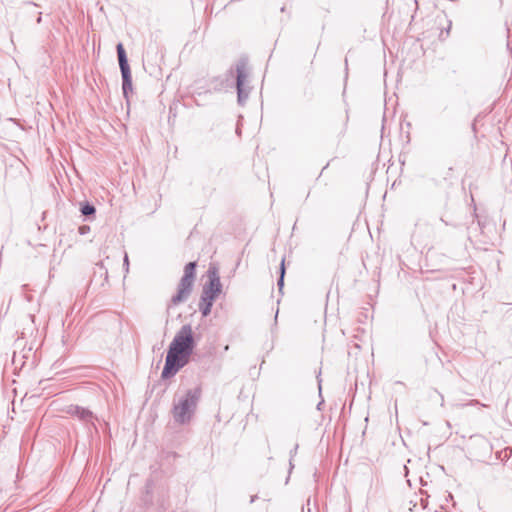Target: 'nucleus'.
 <instances>
[{
  "label": "nucleus",
  "instance_id": "obj_2",
  "mask_svg": "<svg viewBox=\"0 0 512 512\" xmlns=\"http://www.w3.org/2000/svg\"><path fill=\"white\" fill-rule=\"evenodd\" d=\"M199 396L200 393L198 390L189 391L182 399L179 400L173 410V416L176 422L183 424L190 421L195 411Z\"/></svg>",
  "mask_w": 512,
  "mask_h": 512
},
{
  "label": "nucleus",
  "instance_id": "obj_7",
  "mask_svg": "<svg viewBox=\"0 0 512 512\" xmlns=\"http://www.w3.org/2000/svg\"><path fill=\"white\" fill-rule=\"evenodd\" d=\"M213 302L214 301L201 299L200 309L202 311L203 316H207L210 313Z\"/></svg>",
  "mask_w": 512,
  "mask_h": 512
},
{
  "label": "nucleus",
  "instance_id": "obj_6",
  "mask_svg": "<svg viewBox=\"0 0 512 512\" xmlns=\"http://www.w3.org/2000/svg\"><path fill=\"white\" fill-rule=\"evenodd\" d=\"M244 80L245 76L242 71H238L237 76V89H238V100L239 102H242L244 98L247 97V93L244 91Z\"/></svg>",
  "mask_w": 512,
  "mask_h": 512
},
{
  "label": "nucleus",
  "instance_id": "obj_5",
  "mask_svg": "<svg viewBox=\"0 0 512 512\" xmlns=\"http://www.w3.org/2000/svg\"><path fill=\"white\" fill-rule=\"evenodd\" d=\"M209 284L203 289L202 300L214 301L221 292V283L217 270L212 268L208 272Z\"/></svg>",
  "mask_w": 512,
  "mask_h": 512
},
{
  "label": "nucleus",
  "instance_id": "obj_3",
  "mask_svg": "<svg viewBox=\"0 0 512 512\" xmlns=\"http://www.w3.org/2000/svg\"><path fill=\"white\" fill-rule=\"evenodd\" d=\"M195 267V262H190L185 266L184 276L179 283L178 293L172 298L174 304L184 301L190 294L195 277Z\"/></svg>",
  "mask_w": 512,
  "mask_h": 512
},
{
  "label": "nucleus",
  "instance_id": "obj_4",
  "mask_svg": "<svg viewBox=\"0 0 512 512\" xmlns=\"http://www.w3.org/2000/svg\"><path fill=\"white\" fill-rule=\"evenodd\" d=\"M117 53H118V60H119V66L122 73L123 78V94L125 97H127L128 92L132 91V80H131V73L130 68L127 62L125 50L123 48V45L120 43L117 45Z\"/></svg>",
  "mask_w": 512,
  "mask_h": 512
},
{
  "label": "nucleus",
  "instance_id": "obj_10",
  "mask_svg": "<svg viewBox=\"0 0 512 512\" xmlns=\"http://www.w3.org/2000/svg\"><path fill=\"white\" fill-rule=\"evenodd\" d=\"M124 264L128 267L129 262H128V256L127 255H125V257H124Z\"/></svg>",
  "mask_w": 512,
  "mask_h": 512
},
{
  "label": "nucleus",
  "instance_id": "obj_9",
  "mask_svg": "<svg viewBox=\"0 0 512 512\" xmlns=\"http://www.w3.org/2000/svg\"><path fill=\"white\" fill-rule=\"evenodd\" d=\"M94 212H95V209H94V207H93V206L86 205V206H85V207H83V209H82V213H83L84 215H90V214H92V213H94Z\"/></svg>",
  "mask_w": 512,
  "mask_h": 512
},
{
  "label": "nucleus",
  "instance_id": "obj_8",
  "mask_svg": "<svg viewBox=\"0 0 512 512\" xmlns=\"http://www.w3.org/2000/svg\"><path fill=\"white\" fill-rule=\"evenodd\" d=\"M284 274H285V267H284V260H282V262H281V276H280V279L278 281V286H279L280 289L283 287Z\"/></svg>",
  "mask_w": 512,
  "mask_h": 512
},
{
  "label": "nucleus",
  "instance_id": "obj_1",
  "mask_svg": "<svg viewBox=\"0 0 512 512\" xmlns=\"http://www.w3.org/2000/svg\"><path fill=\"white\" fill-rule=\"evenodd\" d=\"M194 332L190 325H184L172 339L162 370V378L174 376L181 368L188 364L195 348Z\"/></svg>",
  "mask_w": 512,
  "mask_h": 512
}]
</instances>
